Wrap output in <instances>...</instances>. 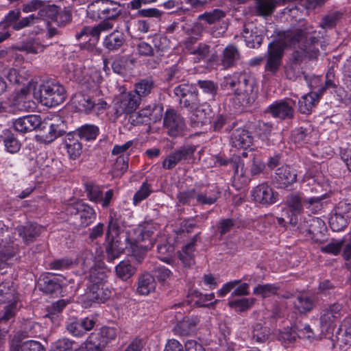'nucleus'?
I'll use <instances>...</instances> for the list:
<instances>
[{
  "label": "nucleus",
  "instance_id": "42",
  "mask_svg": "<svg viewBox=\"0 0 351 351\" xmlns=\"http://www.w3.org/2000/svg\"><path fill=\"white\" fill-rule=\"evenodd\" d=\"M129 63L133 64L134 60L130 59L127 56H117L112 63L113 71L119 75H124L130 69Z\"/></svg>",
  "mask_w": 351,
  "mask_h": 351
},
{
  "label": "nucleus",
  "instance_id": "62",
  "mask_svg": "<svg viewBox=\"0 0 351 351\" xmlns=\"http://www.w3.org/2000/svg\"><path fill=\"white\" fill-rule=\"evenodd\" d=\"M157 251L159 254V258L163 261L167 262L173 254L174 247L165 242L157 246Z\"/></svg>",
  "mask_w": 351,
  "mask_h": 351
},
{
  "label": "nucleus",
  "instance_id": "19",
  "mask_svg": "<svg viewBox=\"0 0 351 351\" xmlns=\"http://www.w3.org/2000/svg\"><path fill=\"white\" fill-rule=\"evenodd\" d=\"M23 338L22 333L15 335L10 343V351H46L40 342L34 340L24 341Z\"/></svg>",
  "mask_w": 351,
  "mask_h": 351
},
{
  "label": "nucleus",
  "instance_id": "2",
  "mask_svg": "<svg viewBox=\"0 0 351 351\" xmlns=\"http://www.w3.org/2000/svg\"><path fill=\"white\" fill-rule=\"evenodd\" d=\"M174 94L180 97V104L182 108H187L192 114L189 119V125L194 130H200L203 126L210 122L213 110L207 103L201 104L198 98V92L189 84H181L174 88Z\"/></svg>",
  "mask_w": 351,
  "mask_h": 351
},
{
  "label": "nucleus",
  "instance_id": "4",
  "mask_svg": "<svg viewBox=\"0 0 351 351\" xmlns=\"http://www.w3.org/2000/svg\"><path fill=\"white\" fill-rule=\"evenodd\" d=\"M34 97L47 107H53L63 103L66 97V92L62 84L56 80H48L39 86L38 91H34Z\"/></svg>",
  "mask_w": 351,
  "mask_h": 351
},
{
  "label": "nucleus",
  "instance_id": "16",
  "mask_svg": "<svg viewBox=\"0 0 351 351\" xmlns=\"http://www.w3.org/2000/svg\"><path fill=\"white\" fill-rule=\"evenodd\" d=\"M138 235L136 238V242H144L143 246V253L145 254L149 249L154 245V237L157 233V226L152 222L145 223L138 228Z\"/></svg>",
  "mask_w": 351,
  "mask_h": 351
},
{
  "label": "nucleus",
  "instance_id": "59",
  "mask_svg": "<svg viewBox=\"0 0 351 351\" xmlns=\"http://www.w3.org/2000/svg\"><path fill=\"white\" fill-rule=\"evenodd\" d=\"M278 287L274 284L258 285L254 289V294L263 298H268L276 294Z\"/></svg>",
  "mask_w": 351,
  "mask_h": 351
},
{
  "label": "nucleus",
  "instance_id": "6",
  "mask_svg": "<svg viewBox=\"0 0 351 351\" xmlns=\"http://www.w3.org/2000/svg\"><path fill=\"white\" fill-rule=\"evenodd\" d=\"M295 0H254V10L256 15L267 17L271 16L280 5H289L282 10V14L295 17L299 12V8L293 3Z\"/></svg>",
  "mask_w": 351,
  "mask_h": 351
},
{
  "label": "nucleus",
  "instance_id": "25",
  "mask_svg": "<svg viewBox=\"0 0 351 351\" xmlns=\"http://www.w3.org/2000/svg\"><path fill=\"white\" fill-rule=\"evenodd\" d=\"M297 175L289 166H282L277 169L273 178L276 187L285 189L296 181Z\"/></svg>",
  "mask_w": 351,
  "mask_h": 351
},
{
  "label": "nucleus",
  "instance_id": "53",
  "mask_svg": "<svg viewBox=\"0 0 351 351\" xmlns=\"http://www.w3.org/2000/svg\"><path fill=\"white\" fill-rule=\"evenodd\" d=\"M104 0H97L88 6L87 16L93 20L104 19Z\"/></svg>",
  "mask_w": 351,
  "mask_h": 351
},
{
  "label": "nucleus",
  "instance_id": "41",
  "mask_svg": "<svg viewBox=\"0 0 351 351\" xmlns=\"http://www.w3.org/2000/svg\"><path fill=\"white\" fill-rule=\"evenodd\" d=\"M314 304V298L306 294L298 295L293 302L294 307L300 313L311 311L313 308Z\"/></svg>",
  "mask_w": 351,
  "mask_h": 351
},
{
  "label": "nucleus",
  "instance_id": "55",
  "mask_svg": "<svg viewBox=\"0 0 351 351\" xmlns=\"http://www.w3.org/2000/svg\"><path fill=\"white\" fill-rule=\"evenodd\" d=\"M129 157L128 155H121L116 159L112 169L114 177H121L128 168Z\"/></svg>",
  "mask_w": 351,
  "mask_h": 351
},
{
  "label": "nucleus",
  "instance_id": "27",
  "mask_svg": "<svg viewBox=\"0 0 351 351\" xmlns=\"http://www.w3.org/2000/svg\"><path fill=\"white\" fill-rule=\"evenodd\" d=\"M96 218V213L93 208L87 204H84L79 213L72 219L75 227L84 228L89 226Z\"/></svg>",
  "mask_w": 351,
  "mask_h": 351
},
{
  "label": "nucleus",
  "instance_id": "45",
  "mask_svg": "<svg viewBox=\"0 0 351 351\" xmlns=\"http://www.w3.org/2000/svg\"><path fill=\"white\" fill-rule=\"evenodd\" d=\"M154 88V80L151 78H147L141 80L135 84V90L133 93L138 95L139 99L141 100V97H147L152 93Z\"/></svg>",
  "mask_w": 351,
  "mask_h": 351
},
{
  "label": "nucleus",
  "instance_id": "46",
  "mask_svg": "<svg viewBox=\"0 0 351 351\" xmlns=\"http://www.w3.org/2000/svg\"><path fill=\"white\" fill-rule=\"evenodd\" d=\"M342 16L343 13L340 11L329 12L322 19L319 27L322 29H332L337 25Z\"/></svg>",
  "mask_w": 351,
  "mask_h": 351
},
{
  "label": "nucleus",
  "instance_id": "63",
  "mask_svg": "<svg viewBox=\"0 0 351 351\" xmlns=\"http://www.w3.org/2000/svg\"><path fill=\"white\" fill-rule=\"evenodd\" d=\"M3 143L6 150L12 154L18 152L21 148V143L12 134L5 136Z\"/></svg>",
  "mask_w": 351,
  "mask_h": 351
},
{
  "label": "nucleus",
  "instance_id": "18",
  "mask_svg": "<svg viewBox=\"0 0 351 351\" xmlns=\"http://www.w3.org/2000/svg\"><path fill=\"white\" fill-rule=\"evenodd\" d=\"M57 276L60 275L56 273L48 274L40 277L38 281L39 289L47 294L60 293L62 286L64 285L63 280H65V278L62 277V279H60Z\"/></svg>",
  "mask_w": 351,
  "mask_h": 351
},
{
  "label": "nucleus",
  "instance_id": "7",
  "mask_svg": "<svg viewBox=\"0 0 351 351\" xmlns=\"http://www.w3.org/2000/svg\"><path fill=\"white\" fill-rule=\"evenodd\" d=\"M163 127L173 138L184 135L186 125L184 118L174 109H168L163 117Z\"/></svg>",
  "mask_w": 351,
  "mask_h": 351
},
{
  "label": "nucleus",
  "instance_id": "51",
  "mask_svg": "<svg viewBox=\"0 0 351 351\" xmlns=\"http://www.w3.org/2000/svg\"><path fill=\"white\" fill-rule=\"evenodd\" d=\"M348 217L342 216L335 211L331 215L329 219V224L331 229L335 232L343 230L349 223Z\"/></svg>",
  "mask_w": 351,
  "mask_h": 351
},
{
  "label": "nucleus",
  "instance_id": "9",
  "mask_svg": "<svg viewBox=\"0 0 351 351\" xmlns=\"http://www.w3.org/2000/svg\"><path fill=\"white\" fill-rule=\"evenodd\" d=\"M36 19L37 18L34 16V14L21 18V11L19 10H11L0 23V27L5 29L8 27H11L13 29L19 31L25 27L34 25Z\"/></svg>",
  "mask_w": 351,
  "mask_h": 351
},
{
  "label": "nucleus",
  "instance_id": "64",
  "mask_svg": "<svg viewBox=\"0 0 351 351\" xmlns=\"http://www.w3.org/2000/svg\"><path fill=\"white\" fill-rule=\"evenodd\" d=\"M189 51L190 53L196 56L198 60H200L206 58L208 56L210 46L204 43H199L197 47L189 48Z\"/></svg>",
  "mask_w": 351,
  "mask_h": 351
},
{
  "label": "nucleus",
  "instance_id": "47",
  "mask_svg": "<svg viewBox=\"0 0 351 351\" xmlns=\"http://www.w3.org/2000/svg\"><path fill=\"white\" fill-rule=\"evenodd\" d=\"M179 204L195 206L197 205L196 187L190 190L180 191L177 195Z\"/></svg>",
  "mask_w": 351,
  "mask_h": 351
},
{
  "label": "nucleus",
  "instance_id": "34",
  "mask_svg": "<svg viewBox=\"0 0 351 351\" xmlns=\"http://www.w3.org/2000/svg\"><path fill=\"white\" fill-rule=\"evenodd\" d=\"M125 42L123 33L114 31L106 36L104 41V46L109 51H115L122 47Z\"/></svg>",
  "mask_w": 351,
  "mask_h": 351
},
{
  "label": "nucleus",
  "instance_id": "40",
  "mask_svg": "<svg viewBox=\"0 0 351 351\" xmlns=\"http://www.w3.org/2000/svg\"><path fill=\"white\" fill-rule=\"evenodd\" d=\"M197 85L202 90V93L206 95L208 101H215L217 94L218 86L211 80H198Z\"/></svg>",
  "mask_w": 351,
  "mask_h": 351
},
{
  "label": "nucleus",
  "instance_id": "10",
  "mask_svg": "<svg viewBox=\"0 0 351 351\" xmlns=\"http://www.w3.org/2000/svg\"><path fill=\"white\" fill-rule=\"evenodd\" d=\"M300 231L315 242L322 243L324 241L326 227L324 221L321 219L310 217L300 225Z\"/></svg>",
  "mask_w": 351,
  "mask_h": 351
},
{
  "label": "nucleus",
  "instance_id": "11",
  "mask_svg": "<svg viewBox=\"0 0 351 351\" xmlns=\"http://www.w3.org/2000/svg\"><path fill=\"white\" fill-rule=\"evenodd\" d=\"M284 52V45L282 41L278 39L270 43L268 45L267 58L265 66L266 72L271 74L276 73L280 66L281 60Z\"/></svg>",
  "mask_w": 351,
  "mask_h": 351
},
{
  "label": "nucleus",
  "instance_id": "39",
  "mask_svg": "<svg viewBox=\"0 0 351 351\" xmlns=\"http://www.w3.org/2000/svg\"><path fill=\"white\" fill-rule=\"evenodd\" d=\"M65 147L69 157L72 159H76L82 154V144L77 139H75L71 133L68 134L65 138Z\"/></svg>",
  "mask_w": 351,
  "mask_h": 351
},
{
  "label": "nucleus",
  "instance_id": "44",
  "mask_svg": "<svg viewBox=\"0 0 351 351\" xmlns=\"http://www.w3.org/2000/svg\"><path fill=\"white\" fill-rule=\"evenodd\" d=\"M58 14V7L55 5H45L44 2L43 5L38 10L37 14H34L36 19L35 24L39 23L40 21L45 19H51L54 21L56 15Z\"/></svg>",
  "mask_w": 351,
  "mask_h": 351
},
{
  "label": "nucleus",
  "instance_id": "13",
  "mask_svg": "<svg viewBox=\"0 0 351 351\" xmlns=\"http://www.w3.org/2000/svg\"><path fill=\"white\" fill-rule=\"evenodd\" d=\"M106 241V258L110 262L118 258L124 250L130 246V243H132L127 234L112 236Z\"/></svg>",
  "mask_w": 351,
  "mask_h": 351
},
{
  "label": "nucleus",
  "instance_id": "38",
  "mask_svg": "<svg viewBox=\"0 0 351 351\" xmlns=\"http://www.w3.org/2000/svg\"><path fill=\"white\" fill-rule=\"evenodd\" d=\"M136 271V267L128 260L120 262L115 267L116 275L122 280L130 279Z\"/></svg>",
  "mask_w": 351,
  "mask_h": 351
},
{
  "label": "nucleus",
  "instance_id": "48",
  "mask_svg": "<svg viewBox=\"0 0 351 351\" xmlns=\"http://www.w3.org/2000/svg\"><path fill=\"white\" fill-rule=\"evenodd\" d=\"M326 195H321L318 197H312L309 198H303V204L306 209L309 210L312 213H317L324 206V202H323Z\"/></svg>",
  "mask_w": 351,
  "mask_h": 351
},
{
  "label": "nucleus",
  "instance_id": "35",
  "mask_svg": "<svg viewBox=\"0 0 351 351\" xmlns=\"http://www.w3.org/2000/svg\"><path fill=\"white\" fill-rule=\"evenodd\" d=\"M337 320V319L333 318L332 315L322 311L320 317V329L322 335L328 338L333 337V332L336 327L335 322Z\"/></svg>",
  "mask_w": 351,
  "mask_h": 351
},
{
  "label": "nucleus",
  "instance_id": "3",
  "mask_svg": "<svg viewBox=\"0 0 351 351\" xmlns=\"http://www.w3.org/2000/svg\"><path fill=\"white\" fill-rule=\"evenodd\" d=\"M223 86L234 91L242 106H250L256 99L255 80L247 73H234L232 76L226 77Z\"/></svg>",
  "mask_w": 351,
  "mask_h": 351
},
{
  "label": "nucleus",
  "instance_id": "58",
  "mask_svg": "<svg viewBox=\"0 0 351 351\" xmlns=\"http://www.w3.org/2000/svg\"><path fill=\"white\" fill-rule=\"evenodd\" d=\"M270 330L267 327H265L261 323H256L254 326L253 329V339L256 340V341L259 343L265 342L269 337Z\"/></svg>",
  "mask_w": 351,
  "mask_h": 351
},
{
  "label": "nucleus",
  "instance_id": "15",
  "mask_svg": "<svg viewBox=\"0 0 351 351\" xmlns=\"http://www.w3.org/2000/svg\"><path fill=\"white\" fill-rule=\"evenodd\" d=\"M196 192L197 204L200 205L214 204L221 195L220 189L215 185L197 186Z\"/></svg>",
  "mask_w": 351,
  "mask_h": 351
},
{
  "label": "nucleus",
  "instance_id": "23",
  "mask_svg": "<svg viewBox=\"0 0 351 351\" xmlns=\"http://www.w3.org/2000/svg\"><path fill=\"white\" fill-rule=\"evenodd\" d=\"M239 165L241 166V176H247L248 171L252 176H255L261 173L265 169V164L254 153L250 154V161L241 159Z\"/></svg>",
  "mask_w": 351,
  "mask_h": 351
},
{
  "label": "nucleus",
  "instance_id": "29",
  "mask_svg": "<svg viewBox=\"0 0 351 351\" xmlns=\"http://www.w3.org/2000/svg\"><path fill=\"white\" fill-rule=\"evenodd\" d=\"M246 45L250 48H258L261 46L263 37L258 34L257 27L245 25L242 33Z\"/></svg>",
  "mask_w": 351,
  "mask_h": 351
},
{
  "label": "nucleus",
  "instance_id": "20",
  "mask_svg": "<svg viewBox=\"0 0 351 351\" xmlns=\"http://www.w3.org/2000/svg\"><path fill=\"white\" fill-rule=\"evenodd\" d=\"M252 195L256 202L262 204H272L276 202L278 193L266 183L258 185L252 191Z\"/></svg>",
  "mask_w": 351,
  "mask_h": 351
},
{
  "label": "nucleus",
  "instance_id": "8",
  "mask_svg": "<svg viewBox=\"0 0 351 351\" xmlns=\"http://www.w3.org/2000/svg\"><path fill=\"white\" fill-rule=\"evenodd\" d=\"M113 27L114 24L111 22L103 21L94 27L84 26L80 32H77L75 38L77 40L84 38L85 40L88 39L89 42H92L93 44L88 45L87 48L88 50H92L95 43L98 42L101 33L111 30Z\"/></svg>",
  "mask_w": 351,
  "mask_h": 351
},
{
  "label": "nucleus",
  "instance_id": "52",
  "mask_svg": "<svg viewBox=\"0 0 351 351\" xmlns=\"http://www.w3.org/2000/svg\"><path fill=\"white\" fill-rule=\"evenodd\" d=\"M119 7V5L112 1L104 0V21H108L113 24L110 20L119 16L120 13Z\"/></svg>",
  "mask_w": 351,
  "mask_h": 351
},
{
  "label": "nucleus",
  "instance_id": "50",
  "mask_svg": "<svg viewBox=\"0 0 351 351\" xmlns=\"http://www.w3.org/2000/svg\"><path fill=\"white\" fill-rule=\"evenodd\" d=\"M226 14L220 9H215L210 12H205L199 15L198 20L205 21L209 25L214 24L220 21L226 16Z\"/></svg>",
  "mask_w": 351,
  "mask_h": 351
},
{
  "label": "nucleus",
  "instance_id": "5",
  "mask_svg": "<svg viewBox=\"0 0 351 351\" xmlns=\"http://www.w3.org/2000/svg\"><path fill=\"white\" fill-rule=\"evenodd\" d=\"M106 275L104 271L91 269L88 276L86 298L97 303L104 302L111 295V291L105 287Z\"/></svg>",
  "mask_w": 351,
  "mask_h": 351
},
{
  "label": "nucleus",
  "instance_id": "31",
  "mask_svg": "<svg viewBox=\"0 0 351 351\" xmlns=\"http://www.w3.org/2000/svg\"><path fill=\"white\" fill-rule=\"evenodd\" d=\"M241 58V54L238 48L233 45H228L223 51L221 64L225 68L234 66Z\"/></svg>",
  "mask_w": 351,
  "mask_h": 351
},
{
  "label": "nucleus",
  "instance_id": "37",
  "mask_svg": "<svg viewBox=\"0 0 351 351\" xmlns=\"http://www.w3.org/2000/svg\"><path fill=\"white\" fill-rule=\"evenodd\" d=\"M237 123L229 116L226 114H218L213 121V128L215 132H219L223 128L226 132L232 131Z\"/></svg>",
  "mask_w": 351,
  "mask_h": 351
},
{
  "label": "nucleus",
  "instance_id": "43",
  "mask_svg": "<svg viewBox=\"0 0 351 351\" xmlns=\"http://www.w3.org/2000/svg\"><path fill=\"white\" fill-rule=\"evenodd\" d=\"M99 130L97 126L86 124L76 130L75 133L81 139L85 141L95 140L98 136Z\"/></svg>",
  "mask_w": 351,
  "mask_h": 351
},
{
  "label": "nucleus",
  "instance_id": "24",
  "mask_svg": "<svg viewBox=\"0 0 351 351\" xmlns=\"http://www.w3.org/2000/svg\"><path fill=\"white\" fill-rule=\"evenodd\" d=\"M287 208L282 210V213H291L290 224L295 226L298 223V216L303 213L304 204L303 198L298 195L291 194L286 200Z\"/></svg>",
  "mask_w": 351,
  "mask_h": 351
},
{
  "label": "nucleus",
  "instance_id": "30",
  "mask_svg": "<svg viewBox=\"0 0 351 351\" xmlns=\"http://www.w3.org/2000/svg\"><path fill=\"white\" fill-rule=\"evenodd\" d=\"M16 302L5 306L0 313V336L5 337L9 331V321L15 316Z\"/></svg>",
  "mask_w": 351,
  "mask_h": 351
},
{
  "label": "nucleus",
  "instance_id": "61",
  "mask_svg": "<svg viewBox=\"0 0 351 351\" xmlns=\"http://www.w3.org/2000/svg\"><path fill=\"white\" fill-rule=\"evenodd\" d=\"M34 103L23 96L17 97L13 101L14 109L21 112H28L34 108Z\"/></svg>",
  "mask_w": 351,
  "mask_h": 351
},
{
  "label": "nucleus",
  "instance_id": "54",
  "mask_svg": "<svg viewBox=\"0 0 351 351\" xmlns=\"http://www.w3.org/2000/svg\"><path fill=\"white\" fill-rule=\"evenodd\" d=\"M120 221L117 217L115 213H111L108 225V229L106 232V239H109L110 237L127 234L125 232H120Z\"/></svg>",
  "mask_w": 351,
  "mask_h": 351
},
{
  "label": "nucleus",
  "instance_id": "26",
  "mask_svg": "<svg viewBox=\"0 0 351 351\" xmlns=\"http://www.w3.org/2000/svg\"><path fill=\"white\" fill-rule=\"evenodd\" d=\"M252 140L253 137L248 130L242 128L232 130L230 141L233 147L246 149L251 145Z\"/></svg>",
  "mask_w": 351,
  "mask_h": 351
},
{
  "label": "nucleus",
  "instance_id": "12",
  "mask_svg": "<svg viewBox=\"0 0 351 351\" xmlns=\"http://www.w3.org/2000/svg\"><path fill=\"white\" fill-rule=\"evenodd\" d=\"M140 103L139 96L133 92L123 94L114 102V114L117 117L123 114H130L138 108Z\"/></svg>",
  "mask_w": 351,
  "mask_h": 351
},
{
  "label": "nucleus",
  "instance_id": "28",
  "mask_svg": "<svg viewBox=\"0 0 351 351\" xmlns=\"http://www.w3.org/2000/svg\"><path fill=\"white\" fill-rule=\"evenodd\" d=\"M18 231L23 241L29 244L40 236L44 231V228L37 223H27L24 226L19 227Z\"/></svg>",
  "mask_w": 351,
  "mask_h": 351
},
{
  "label": "nucleus",
  "instance_id": "57",
  "mask_svg": "<svg viewBox=\"0 0 351 351\" xmlns=\"http://www.w3.org/2000/svg\"><path fill=\"white\" fill-rule=\"evenodd\" d=\"M345 242L346 237L338 240L332 239L329 243L322 247L321 251L324 253L337 255L342 250Z\"/></svg>",
  "mask_w": 351,
  "mask_h": 351
},
{
  "label": "nucleus",
  "instance_id": "1",
  "mask_svg": "<svg viewBox=\"0 0 351 351\" xmlns=\"http://www.w3.org/2000/svg\"><path fill=\"white\" fill-rule=\"evenodd\" d=\"M313 32V27L306 24H300L278 32V39L282 41L284 49L287 47L299 46V49L291 55L290 60L293 64L298 65L306 60L317 59L321 43L317 38L311 35Z\"/></svg>",
  "mask_w": 351,
  "mask_h": 351
},
{
  "label": "nucleus",
  "instance_id": "17",
  "mask_svg": "<svg viewBox=\"0 0 351 351\" xmlns=\"http://www.w3.org/2000/svg\"><path fill=\"white\" fill-rule=\"evenodd\" d=\"M293 103L291 99L276 101L268 107L267 112L281 120L291 119L294 116Z\"/></svg>",
  "mask_w": 351,
  "mask_h": 351
},
{
  "label": "nucleus",
  "instance_id": "21",
  "mask_svg": "<svg viewBox=\"0 0 351 351\" xmlns=\"http://www.w3.org/2000/svg\"><path fill=\"white\" fill-rule=\"evenodd\" d=\"M178 315H176V319L178 322L174 327V332L176 334L180 336H188L193 332L195 330L196 326L199 322V319L197 316H186L181 321L182 313L180 311L178 312Z\"/></svg>",
  "mask_w": 351,
  "mask_h": 351
},
{
  "label": "nucleus",
  "instance_id": "56",
  "mask_svg": "<svg viewBox=\"0 0 351 351\" xmlns=\"http://www.w3.org/2000/svg\"><path fill=\"white\" fill-rule=\"evenodd\" d=\"M155 52L161 56L162 53L166 51L169 47V39L161 34H155L152 40Z\"/></svg>",
  "mask_w": 351,
  "mask_h": 351
},
{
  "label": "nucleus",
  "instance_id": "14",
  "mask_svg": "<svg viewBox=\"0 0 351 351\" xmlns=\"http://www.w3.org/2000/svg\"><path fill=\"white\" fill-rule=\"evenodd\" d=\"M63 125L55 123L50 119L42 120L40 118V124L38 127L37 130L40 131V136L44 141L51 143L59 136L65 134Z\"/></svg>",
  "mask_w": 351,
  "mask_h": 351
},
{
  "label": "nucleus",
  "instance_id": "49",
  "mask_svg": "<svg viewBox=\"0 0 351 351\" xmlns=\"http://www.w3.org/2000/svg\"><path fill=\"white\" fill-rule=\"evenodd\" d=\"M317 101L309 93L303 95L298 101V110L302 114H310Z\"/></svg>",
  "mask_w": 351,
  "mask_h": 351
},
{
  "label": "nucleus",
  "instance_id": "22",
  "mask_svg": "<svg viewBox=\"0 0 351 351\" xmlns=\"http://www.w3.org/2000/svg\"><path fill=\"white\" fill-rule=\"evenodd\" d=\"M40 124V116L30 114L16 119L13 122L14 130L21 134H25L34 130H37Z\"/></svg>",
  "mask_w": 351,
  "mask_h": 351
},
{
  "label": "nucleus",
  "instance_id": "32",
  "mask_svg": "<svg viewBox=\"0 0 351 351\" xmlns=\"http://www.w3.org/2000/svg\"><path fill=\"white\" fill-rule=\"evenodd\" d=\"M154 277L149 273L141 274L138 280L137 292L141 295H148L156 288Z\"/></svg>",
  "mask_w": 351,
  "mask_h": 351
},
{
  "label": "nucleus",
  "instance_id": "36",
  "mask_svg": "<svg viewBox=\"0 0 351 351\" xmlns=\"http://www.w3.org/2000/svg\"><path fill=\"white\" fill-rule=\"evenodd\" d=\"M73 103L79 111L85 113H90L96 105L95 101L88 95L81 93L76 94L74 96Z\"/></svg>",
  "mask_w": 351,
  "mask_h": 351
},
{
  "label": "nucleus",
  "instance_id": "33",
  "mask_svg": "<svg viewBox=\"0 0 351 351\" xmlns=\"http://www.w3.org/2000/svg\"><path fill=\"white\" fill-rule=\"evenodd\" d=\"M17 304V298L16 296V290L13 283L10 281H5L0 284V303Z\"/></svg>",
  "mask_w": 351,
  "mask_h": 351
},
{
  "label": "nucleus",
  "instance_id": "60",
  "mask_svg": "<svg viewBox=\"0 0 351 351\" xmlns=\"http://www.w3.org/2000/svg\"><path fill=\"white\" fill-rule=\"evenodd\" d=\"M255 301L254 298H241L235 300L229 301L228 305L230 307L234 308L235 311L243 312L252 306Z\"/></svg>",
  "mask_w": 351,
  "mask_h": 351
}]
</instances>
